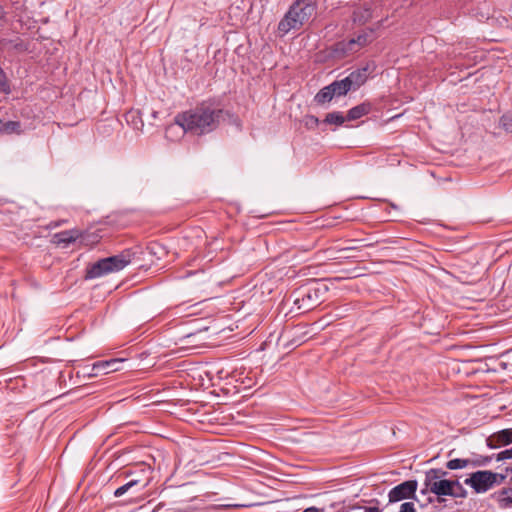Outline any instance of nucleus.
<instances>
[{
    "instance_id": "nucleus-32",
    "label": "nucleus",
    "mask_w": 512,
    "mask_h": 512,
    "mask_svg": "<svg viewBox=\"0 0 512 512\" xmlns=\"http://www.w3.org/2000/svg\"><path fill=\"white\" fill-rule=\"evenodd\" d=\"M4 17V10L3 8L0 6V19Z\"/></svg>"
},
{
    "instance_id": "nucleus-17",
    "label": "nucleus",
    "mask_w": 512,
    "mask_h": 512,
    "mask_svg": "<svg viewBox=\"0 0 512 512\" xmlns=\"http://www.w3.org/2000/svg\"><path fill=\"white\" fill-rule=\"evenodd\" d=\"M370 111V105L369 104H360V105H357L355 107H353L352 109H350L347 113V120L348 121H354V120H357L359 118H361L362 116L368 114Z\"/></svg>"
},
{
    "instance_id": "nucleus-22",
    "label": "nucleus",
    "mask_w": 512,
    "mask_h": 512,
    "mask_svg": "<svg viewBox=\"0 0 512 512\" xmlns=\"http://www.w3.org/2000/svg\"><path fill=\"white\" fill-rule=\"evenodd\" d=\"M446 467L449 470H458L466 467H471L470 459H451L446 463Z\"/></svg>"
},
{
    "instance_id": "nucleus-10",
    "label": "nucleus",
    "mask_w": 512,
    "mask_h": 512,
    "mask_svg": "<svg viewBox=\"0 0 512 512\" xmlns=\"http://www.w3.org/2000/svg\"><path fill=\"white\" fill-rule=\"evenodd\" d=\"M123 362L122 359H111L105 361H99L93 364L92 372L90 376H98L99 374H107L110 372L118 371L119 364Z\"/></svg>"
},
{
    "instance_id": "nucleus-13",
    "label": "nucleus",
    "mask_w": 512,
    "mask_h": 512,
    "mask_svg": "<svg viewBox=\"0 0 512 512\" xmlns=\"http://www.w3.org/2000/svg\"><path fill=\"white\" fill-rule=\"evenodd\" d=\"M317 290H314V293L309 290L305 293H302V298H296L294 303L298 305L299 309L310 310L317 302Z\"/></svg>"
},
{
    "instance_id": "nucleus-25",
    "label": "nucleus",
    "mask_w": 512,
    "mask_h": 512,
    "mask_svg": "<svg viewBox=\"0 0 512 512\" xmlns=\"http://www.w3.org/2000/svg\"><path fill=\"white\" fill-rule=\"evenodd\" d=\"M492 460V456L479 455L473 459H470L471 467H482L488 465Z\"/></svg>"
},
{
    "instance_id": "nucleus-1",
    "label": "nucleus",
    "mask_w": 512,
    "mask_h": 512,
    "mask_svg": "<svg viewBox=\"0 0 512 512\" xmlns=\"http://www.w3.org/2000/svg\"><path fill=\"white\" fill-rule=\"evenodd\" d=\"M222 113V109L216 108L212 104H202L178 115L175 122L184 131L202 135L217 128Z\"/></svg>"
},
{
    "instance_id": "nucleus-19",
    "label": "nucleus",
    "mask_w": 512,
    "mask_h": 512,
    "mask_svg": "<svg viewBox=\"0 0 512 512\" xmlns=\"http://www.w3.org/2000/svg\"><path fill=\"white\" fill-rule=\"evenodd\" d=\"M336 512H382V510L376 506H362L356 504L343 507Z\"/></svg>"
},
{
    "instance_id": "nucleus-7",
    "label": "nucleus",
    "mask_w": 512,
    "mask_h": 512,
    "mask_svg": "<svg viewBox=\"0 0 512 512\" xmlns=\"http://www.w3.org/2000/svg\"><path fill=\"white\" fill-rule=\"evenodd\" d=\"M374 65L367 64L364 67L351 72L347 77L348 84L351 89L356 90L362 86L368 79L369 75L373 72Z\"/></svg>"
},
{
    "instance_id": "nucleus-18",
    "label": "nucleus",
    "mask_w": 512,
    "mask_h": 512,
    "mask_svg": "<svg viewBox=\"0 0 512 512\" xmlns=\"http://www.w3.org/2000/svg\"><path fill=\"white\" fill-rule=\"evenodd\" d=\"M329 86L332 89V94H334V96H343L352 90L346 78L334 81Z\"/></svg>"
},
{
    "instance_id": "nucleus-24",
    "label": "nucleus",
    "mask_w": 512,
    "mask_h": 512,
    "mask_svg": "<svg viewBox=\"0 0 512 512\" xmlns=\"http://www.w3.org/2000/svg\"><path fill=\"white\" fill-rule=\"evenodd\" d=\"M452 491L453 493L450 494L451 497L465 498L467 496V491L463 488L462 484L457 480L452 481Z\"/></svg>"
},
{
    "instance_id": "nucleus-8",
    "label": "nucleus",
    "mask_w": 512,
    "mask_h": 512,
    "mask_svg": "<svg viewBox=\"0 0 512 512\" xmlns=\"http://www.w3.org/2000/svg\"><path fill=\"white\" fill-rule=\"evenodd\" d=\"M134 255L135 252H133L131 249H126L118 255L107 257L105 259L108 263V266L111 268V273H113L122 270L128 264H130Z\"/></svg>"
},
{
    "instance_id": "nucleus-4",
    "label": "nucleus",
    "mask_w": 512,
    "mask_h": 512,
    "mask_svg": "<svg viewBox=\"0 0 512 512\" xmlns=\"http://www.w3.org/2000/svg\"><path fill=\"white\" fill-rule=\"evenodd\" d=\"M495 474L490 470H478L470 474L464 483L471 487L475 493H486L494 487Z\"/></svg>"
},
{
    "instance_id": "nucleus-12",
    "label": "nucleus",
    "mask_w": 512,
    "mask_h": 512,
    "mask_svg": "<svg viewBox=\"0 0 512 512\" xmlns=\"http://www.w3.org/2000/svg\"><path fill=\"white\" fill-rule=\"evenodd\" d=\"M493 496L500 508L507 509L512 507V487H504L494 493Z\"/></svg>"
},
{
    "instance_id": "nucleus-11",
    "label": "nucleus",
    "mask_w": 512,
    "mask_h": 512,
    "mask_svg": "<svg viewBox=\"0 0 512 512\" xmlns=\"http://www.w3.org/2000/svg\"><path fill=\"white\" fill-rule=\"evenodd\" d=\"M111 273V268L108 266L106 259H100L90 265L86 270L87 279H95Z\"/></svg>"
},
{
    "instance_id": "nucleus-31",
    "label": "nucleus",
    "mask_w": 512,
    "mask_h": 512,
    "mask_svg": "<svg viewBox=\"0 0 512 512\" xmlns=\"http://www.w3.org/2000/svg\"><path fill=\"white\" fill-rule=\"evenodd\" d=\"M303 512H323V509H319L317 507H309L306 508Z\"/></svg>"
},
{
    "instance_id": "nucleus-14",
    "label": "nucleus",
    "mask_w": 512,
    "mask_h": 512,
    "mask_svg": "<svg viewBox=\"0 0 512 512\" xmlns=\"http://www.w3.org/2000/svg\"><path fill=\"white\" fill-rule=\"evenodd\" d=\"M80 237L78 230L62 231L54 235V242L57 244L68 245Z\"/></svg>"
},
{
    "instance_id": "nucleus-16",
    "label": "nucleus",
    "mask_w": 512,
    "mask_h": 512,
    "mask_svg": "<svg viewBox=\"0 0 512 512\" xmlns=\"http://www.w3.org/2000/svg\"><path fill=\"white\" fill-rule=\"evenodd\" d=\"M22 132L21 130V123L19 121H7L3 122L0 119V133L1 134H20Z\"/></svg>"
},
{
    "instance_id": "nucleus-21",
    "label": "nucleus",
    "mask_w": 512,
    "mask_h": 512,
    "mask_svg": "<svg viewBox=\"0 0 512 512\" xmlns=\"http://www.w3.org/2000/svg\"><path fill=\"white\" fill-rule=\"evenodd\" d=\"M334 94H332V89L330 86H325L322 88L315 96V101L318 104H324L326 102H330L333 99Z\"/></svg>"
},
{
    "instance_id": "nucleus-28",
    "label": "nucleus",
    "mask_w": 512,
    "mask_h": 512,
    "mask_svg": "<svg viewBox=\"0 0 512 512\" xmlns=\"http://www.w3.org/2000/svg\"><path fill=\"white\" fill-rule=\"evenodd\" d=\"M318 124H319V120L315 116H307L305 119V125L308 128L316 127V126H318Z\"/></svg>"
},
{
    "instance_id": "nucleus-29",
    "label": "nucleus",
    "mask_w": 512,
    "mask_h": 512,
    "mask_svg": "<svg viewBox=\"0 0 512 512\" xmlns=\"http://www.w3.org/2000/svg\"><path fill=\"white\" fill-rule=\"evenodd\" d=\"M399 512H416V509L412 502H405L401 505Z\"/></svg>"
},
{
    "instance_id": "nucleus-5",
    "label": "nucleus",
    "mask_w": 512,
    "mask_h": 512,
    "mask_svg": "<svg viewBox=\"0 0 512 512\" xmlns=\"http://www.w3.org/2000/svg\"><path fill=\"white\" fill-rule=\"evenodd\" d=\"M418 483L416 480L405 481L394 488L388 494L389 502H399L410 497H414L417 490Z\"/></svg>"
},
{
    "instance_id": "nucleus-33",
    "label": "nucleus",
    "mask_w": 512,
    "mask_h": 512,
    "mask_svg": "<svg viewBox=\"0 0 512 512\" xmlns=\"http://www.w3.org/2000/svg\"><path fill=\"white\" fill-rule=\"evenodd\" d=\"M241 505H237V504H228V505H225V507H240Z\"/></svg>"
},
{
    "instance_id": "nucleus-15",
    "label": "nucleus",
    "mask_w": 512,
    "mask_h": 512,
    "mask_svg": "<svg viewBox=\"0 0 512 512\" xmlns=\"http://www.w3.org/2000/svg\"><path fill=\"white\" fill-rule=\"evenodd\" d=\"M148 484H149V481L144 482L139 479H133V480L127 482L126 484L120 486L119 488H117L114 492V496L121 497L125 493H127L129 490H131L132 488L138 487V486H140L141 490H143L148 486Z\"/></svg>"
},
{
    "instance_id": "nucleus-6",
    "label": "nucleus",
    "mask_w": 512,
    "mask_h": 512,
    "mask_svg": "<svg viewBox=\"0 0 512 512\" xmlns=\"http://www.w3.org/2000/svg\"><path fill=\"white\" fill-rule=\"evenodd\" d=\"M370 35L367 32L359 34L356 38H351L349 41H342L336 44V51L343 54L356 52L359 48L366 46L370 43Z\"/></svg>"
},
{
    "instance_id": "nucleus-26",
    "label": "nucleus",
    "mask_w": 512,
    "mask_h": 512,
    "mask_svg": "<svg viewBox=\"0 0 512 512\" xmlns=\"http://www.w3.org/2000/svg\"><path fill=\"white\" fill-rule=\"evenodd\" d=\"M501 124L506 131L512 132V112L506 113L501 117Z\"/></svg>"
},
{
    "instance_id": "nucleus-2",
    "label": "nucleus",
    "mask_w": 512,
    "mask_h": 512,
    "mask_svg": "<svg viewBox=\"0 0 512 512\" xmlns=\"http://www.w3.org/2000/svg\"><path fill=\"white\" fill-rule=\"evenodd\" d=\"M315 5L309 0H297L285 13L278 24L279 32L287 34L291 30L300 29L315 13Z\"/></svg>"
},
{
    "instance_id": "nucleus-20",
    "label": "nucleus",
    "mask_w": 512,
    "mask_h": 512,
    "mask_svg": "<svg viewBox=\"0 0 512 512\" xmlns=\"http://www.w3.org/2000/svg\"><path fill=\"white\" fill-rule=\"evenodd\" d=\"M372 17V13L369 8H359L353 13V20L356 23L364 24Z\"/></svg>"
},
{
    "instance_id": "nucleus-9",
    "label": "nucleus",
    "mask_w": 512,
    "mask_h": 512,
    "mask_svg": "<svg viewBox=\"0 0 512 512\" xmlns=\"http://www.w3.org/2000/svg\"><path fill=\"white\" fill-rule=\"evenodd\" d=\"M512 443V428L503 429L491 434L486 439V445L491 449H497Z\"/></svg>"
},
{
    "instance_id": "nucleus-3",
    "label": "nucleus",
    "mask_w": 512,
    "mask_h": 512,
    "mask_svg": "<svg viewBox=\"0 0 512 512\" xmlns=\"http://www.w3.org/2000/svg\"><path fill=\"white\" fill-rule=\"evenodd\" d=\"M448 472L442 469H429L425 472L424 489L421 490L422 494L428 492L440 496H450L452 491V481L446 479Z\"/></svg>"
},
{
    "instance_id": "nucleus-23",
    "label": "nucleus",
    "mask_w": 512,
    "mask_h": 512,
    "mask_svg": "<svg viewBox=\"0 0 512 512\" xmlns=\"http://www.w3.org/2000/svg\"><path fill=\"white\" fill-rule=\"evenodd\" d=\"M347 118L342 115L340 112H331L328 113L324 119V122L327 124H334V125H342Z\"/></svg>"
},
{
    "instance_id": "nucleus-34",
    "label": "nucleus",
    "mask_w": 512,
    "mask_h": 512,
    "mask_svg": "<svg viewBox=\"0 0 512 512\" xmlns=\"http://www.w3.org/2000/svg\"><path fill=\"white\" fill-rule=\"evenodd\" d=\"M506 470L511 472V479H510V481L512 482V467L511 468H507Z\"/></svg>"
},
{
    "instance_id": "nucleus-30",
    "label": "nucleus",
    "mask_w": 512,
    "mask_h": 512,
    "mask_svg": "<svg viewBox=\"0 0 512 512\" xmlns=\"http://www.w3.org/2000/svg\"><path fill=\"white\" fill-rule=\"evenodd\" d=\"M494 474L496 476L495 477V481H494V486L500 485V484H502L505 481L506 475H503V474H500V473H495V472H494Z\"/></svg>"
},
{
    "instance_id": "nucleus-27",
    "label": "nucleus",
    "mask_w": 512,
    "mask_h": 512,
    "mask_svg": "<svg viewBox=\"0 0 512 512\" xmlns=\"http://www.w3.org/2000/svg\"><path fill=\"white\" fill-rule=\"evenodd\" d=\"M506 459H512V447L510 449L501 451L500 453H498L496 455V460L497 461H503V460H506Z\"/></svg>"
}]
</instances>
